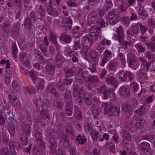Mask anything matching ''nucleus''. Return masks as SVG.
Masks as SVG:
<instances>
[{
  "label": "nucleus",
  "instance_id": "13d9d810",
  "mask_svg": "<svg viewBox=\"0 0 155 155\" xmlns=\"http://www.w3.org/2000/svg\"><path fill=\"white\" fill-rule=\"evenodd\" d=\"M135 47L139 53H143L145 52L146 48L143 47L139 43L136 44Z\"/></svg>",
  "mask_w": 155,
  "mask_h": 155
},
{
  "label": "nucleus",
  "instance_id": "6e6d98bb",
  "mask_svg": "<svg viewBox=\"0 0 155 155\" xmlns=\"http://www.w3.org/2000/svg\"><path fill=\"white\" fill-rule=\"evenodd\" d=\"M146 112L145 107L143 106H141L139 109L135 111V113L141 116L144 115Z\"/></svg>",
  "mask_w": 155,
  "mask_h": 155
},
{
  "label": "nucleus",
  "instance_id": "49530a36",
  "mask_svg": "<svg viewBox=\"0 0 155 155\" xmlns=\"http://www.w3.org/2000/svg\"><path fill=\"white\" fill-rule=\"evenodd\" d=\"M153 101V96L150 95L148 96L146 99L143 101V104L144 105L149 107L150 103Z\"/></svg>",
  "mask_w": 155,
  "mask_h": 155
},
{
  "label": "nucleus",
  "instance_id": "3c124183",
  "mask_svg": "<svg viewBox=\"0 0 155 155\" xmlns=\"http://www.w3.org/2000/svg\"><path fill=\"white\" fill-rule=\"evenodd\" d=\"M128 101L129 105L134 109L139 104L138 101L135 99L130 98Z\"/></svg>",
  "mask_w": 155,
  "mask_h": 155
},
{
  "label": "nucleus",
  "instance_id": "dca6fc26",
  "mask_svg": "<svg viewBox=\"0 0 155 155\" xmlns=\"http://www.w3.org/2000/svg\"><path fill=\"white\" fill-rule=\"evenodd\" d=\"M77 70V67H73L70 68H64L65 77L69 78L73 76Z\"/></svg>",
  "mask_w": 155,
  "mask_h": 155
},
{
  "label": "nucleus",
  "instance_id": "423d86ee",
  "mask_svg": "<svg viewBox=\"0 0 155 155\" xmlns=\"http://www.w3.org/2000/svg\"><path fill=\"white\" fill-rule=\"evenodd\" d=\"M138 149L140 151L142 155H152L153 150L151 149L150 144L147 142H143L140 143L138 147Z\"/></svg>",
  "mask_w": 155,
  "mask_h": 155
},
{
  "label": "nucleus",
  "instance_id": "9d476101",
  "mask_svg": "<svg viewBox=\"0 0 155 155\" xmlns=\"http://www.w3.org/2000/svg\"><path fill=\"white\" fill-rule=\"evenodd\" d=\"M99 81L97 75L88 77L87 79L86 80L85 85L89 89L91 90L94 84H96Z\"/></svg>",
  "mask_w": 155,
  "mask_h": 155
},
{
  "label": "nucleus",
  "instance_id": "1a4fd4ad",
  "mask_svg": "<svg viewBox=\"0 0 155 155\" xmlns=\"http://www.w3.org/2000/svg\"><path fill=\"white\" fill-rule=\"evenodd\" d=\"M103 57L100 63V66L104 67L106 64L113 57V54L112 52L108 49H106L104 52Z\"/></svg>",
  "mask_w": 155,
  "mask_h": 155
},
{
  "label": "nucleus",
  "instance_id": "c85d7f7f",
  "mask_svg": "<svg viewBox=\"0 0 155 155\" xmlns=\"http://www.w3.org/2000/svg\"><path fill=\"white\" fill-rule=\"evenodd\" d=\"M53 104L58 109L62 110L64 106V102L61 99H56L54 101Z\"/></svg>",
  "mask_w": 155,
  "mask_h": 155
},
{
  "label": "nucleus",
  "instance_id": "864d4df0",
  "mask_svg": "<svg viewBox=\"0 0 155 155\" xmlns=\"http://www.w3.org/2000/svg\"><path fill=\"white\" fill-rule=\"evenodd\" d=\"M10 152L11 153H9L8 148H3L1 150V153L2 155H17L15 151Z\"/></svg>",
  "mask_w": 155,
  "mask_h": 155
},
{
  "label": "nucleus",
  "instance_id": "37998d69",
  "mask_svg": "<svg viewBox=\"0 0 155 155\" xmlns=\"http://www.w3.org/2000/svg\"><path fill=\"white\" fill-rule=\"evenodd\" d=\"M113 4L111 0H105V4L103 6V9L105 11H107L111 8Z\"/></svg>",
  "mask_w": 155,
  "mask_h": 155
},
{
  "label": "nucleus",
  "instance_id": "5fc2aeb1",
  "mask_svg": "<svg viewBox=\"0 0 155 155\" xmlns=\"http://www.w3.org/2000/svg\"><path fill=\"white\" fill-rule=\"evenodd\" d=\"M40 115L41 117L44 118L45 117L47 118H49V111L46 109L41 108V110L40 112Z\"/></svg>",
  "mask_w": 155,
  "mask_h": 155
},
{
  "label": "nucleus",
  "instance_id": "bb28decb",
  "mask_svg": "<svg viewBox=\"0 0 155 155\" xmlns=\"http://www.w3.org/2000/svg\"><path fill=\"white\" fill-rule=\"evenodd\" d=\"M64 100L66 104L71 103L72 99L70 91L66 90L64 94Z\"/></svg>",
  "mask_w": 155,
  "mask_h": 155
},
{
  "label": "nucleus",
  "instance_id": "f704fd0d",
  "mask_svg": "<svg viewBox=\"0 0 155 155\" xmlns=\"http://www.w3.org/2000/svg\"><path fill=\"white\" fill-rule=\"evenodd\" d=\"M140 24V22H137V23L132 25L131 26L132 32L134 33V34L137 37V34L140 33L139 28Z\"/></svg>",
  "mask_w": 155,
  "mask_h": 155
},
{
  "label": "nucleus",
  "instance_id": "b1692460",
  "mask_svg": "<svg viewBox=\"0 0 155 155\" xmlns=\"http://www.w3.org/2000/svg\"><path fill=\"white\" fill-rule=\"evenodd\" d=\"M89 55L91 58L97 61L99 60L100 55L94 49H91L89 51Z\"/></svg>",
  "mask_w": 155,
  "mask_h": 155
},
{
  "label": "nucleus",
  "instance_id": "c03bdc74",
  "mask_svg": "<svg viewBox=\"0 0 155 155\" xmlns=\"http://www.w3.org/2000/svg\"><path fill=\"white\" fill-rule=\"evenodd\" d=\"M144 56L145 58H147L148 60L150 61V62L152 63L153 62L155 59L154 54H152L150 51H147L144 53Z\"/></svg>",
  "mask_w": 155,
  "mask_h": 155
},
{
  "label": "nucleus",
  "instance_id": "4be33fe9",
  "mask_svg": "<svg viewBox=\"0 0 155 155\" xmlns=\"http://www.w3.org/2000/svg\"><path fill=\"white\" fill-rule=\"evenodd\" d=\"M93 135L92 137L93 139L94 143L97 144V141L99 142H102L104 141V138H102V135L98 133L97 131L93 132Z\"/></svg>",
  "mask_w": 155,
  "mask_h": 155
},
{
  "label": "nucleus",
  "instance_id": "6e6552de",
  "mask_svg": "<svg viewBox=\"0 0 155 155\" xmlns=\"http://www.w3.org/2000/svg\"><path fill=\"white\" fill-rule=\"evenodd\" d=\"M127 77H128L130 81H133L134 79L133 74L129 71L122 70L118 74V78L121 81H125Z\"/></svg>",
  "mask_w": 155,
  "mask_h": 155
},
{
  "label": "nucleus",
  "instance_id": "58836bf2",
  "mask_svg": "<svg viewBox=\"0 0 155 155\" xmlns=\"http://www.w3.org/2000/svg\"><path fill=\"white\" fill-rule=\"evenodd\" d=\"M76 142L78 143V144L83 145L86 141V138L83 136L79 135L77 136V138L75 139Z\"/></svg>",
  "mask_w": 155,
  "mask_h": 155
},
{
  "label": "nucleus",
  "instance_id": "c9c22d12",
  "mask_svg": "<svg viewBox=\"0 0 155 155\" xmlns=\"http://www.w3.org/2000/svg\"><path fill=\"white\" fill-rule=\"evenodd\" d=\"M120 13V12L119 9H115L111 10L109 12L108 14L110 16L119 18Z\"/></svg>",
  "mask_w": 155,
  "mask_h": 155
},
{
  "label": "nucleus",
  "instance_id": "7ed1b4c3",
  "mask_svg": "<svg viewBox=\"0 0 155 155\" xmlns=\"http://www.w3.org/2000/svg\"><path fill=\"white\" fill-rule=\"evenodd\" d=\"M30 126L26 124L22 123L21 125L22 132L20 136L21 142L23 146L26 144L28 141V138L30 136L31 131Z\"/></svg>",
  "mask_w": 155,
  "mask_h": 155
},
{
  "label": "nucleus",
  "instance_id": "680f3d73",
  "mask_svg": "<svg viewBox=\"0 0 155 155\" xmlns=\"http://www.w3.org/2000/svg\"><path fill=\"white\" fill-rule=\"evenodd\" d=\"M47 46L43 43H41L39 45L40 49L44 56H47Z\"/></svg>",
  "mask_w": 155,
  "mask_h": 155
},
{
  "label": "nucleus",
  "instance_id": "9b49d317",
  "mask_svg": "<svg viewBox=\"0 0 155 155\" xmlns=\"http://www.w3.org/2000/svg\"><path fill=\"white\" fill-rule=\"evenodd\" d=\"M123 140L121 143L124 147H126L129 144V141L131 140V138L129 132L127 130H123L122 132Z\"/></svg>",
  "mask_w": 155,
  "mask_h": 155
},
{
  "label": "nucleus",
  "instance_id": "4468645a",
  "mask_svg": "<svg viewBox=\"0 0 155 155\" xmlns=\"http://www.w3.org/2000/svg\"><path fill=\"white\" fill-rule=\"evenodd\" d=\"M82 29V26H75L71 31V33L74 37L78 38L82 36L84 32V30Z\"/></svg>",
  "mask_w": 155,
  "mask_h": 155
},
{
  "label": "nucleus",
  "instance_id": "412c9836",
  "mask_svg": "<svg viewBox=\"0 0 155 155\" xmlns=\"http://www.w3.org/2000/svg\"><path fill=\"white\" fill-rule=\"evenodd\" d=\"M116 34L114 35V39L117 40L124 38V31L121 25L120 26L116 29Z\"/></svg>",
  "mask_w": 155,
  "mask_h": 155
},
{
  "label": "nucleus",
  "instance_id": "79ce46f5",
  "mask_svg": "<svg viewBox=\"0 0 155 155\" xmlns=\"http://www.w3.org/2000/svg\"><path fill=\"white\" fill-rule=\"evenodd\" d=\"M55 67L50 63L47 64L45 67L46 71L49 74H53L54 72Z\"/></svg>",
  "mask_w": 155,
  "mask_h": 155
},
{
  "label": "nucleus",
  "instance_id": "338daca9",
  "mask_svg": "<svg viewBox=\"0 0 155 155\" xmlns=\"http://www.w3.org/2000/svg\"><path fill=\"white\" fill-rule=\"evenodd\" d=\"M130 85L132 88L133 91L134 93L136 92L139 89L138 84L134 81H133L130 83Z\"/></svg>",
  "mask_w": 155,
  "mask_h": 155
},
{
  "label": "nucleus",
  "instance_id": "aec40b11",
  "mask_svg": "<svg viewBox=\"0 0 155 155\" xmlns=\"http://www.w3.org/2000/svg\"><path fill=\"white\" fill-rule=\"evenodd\" d=\"M9 147L10 152H14L16 149L19 150H21L22 147L19 142H16L14 141H11L9 144Z\"/></svg>",
  "mask_w": 155,
  "mask_h": 155
},
{
  "label": "nucleus",
  "instance_id": "774afa93",
  "mask_svg": "<svg viewBox=\"0 0 155 155\" xmlns=\"http://www.w3.org/2000/svg\"><path fill=\"white\" fill-rule=\"evenodd\" d=\"M32 153L33 155H42L41 151L38 146H35L33 148L32 150Z\"/></svg>",
  "mask_w": 155,
  "mask_h": 155
},
{
  "label": "nucleus",
  "instance_id": "69168bd1",
  "mask_svg": "<svg viewBox=\"0 0 155 155\" xmlns=\"http://www.w3.org/2000/svg\"><path fill=\"white\" fill-rule=\"evenodd\" d=\"M95 48L100 53H102L105 49V47L99 43H97L96 44L95 46Z\"/></svg>",
  "mask_w": 155,
  "mask_h": 155
},
{
  "label": "nucleus",
  "instance_id": "393cba45",
  "mask_svg": "<svg viewBox=\"0 0 155 155\" xmlns=\"http://www.w3.org/2000/svg\"><path fill=\"white\" fill-rule=\"evenodd\" d=\"M60 41H64L66 43H70L71 41V37L65 33H62L59 37Z\"/></svg>",
  "mask_w": 155,
  "mask_h": 155
},
{
  "label": "nucleus",
  "instance_id": "de8ad7c7",
  "mask_svg": "<svg viewBox=\"0 0 155 155\" xmlns=\"http://www.w3.org/2000/svg\"><path fill=\"white\" fill-rule=\"evenodd\" d=\"M144 44L146 46L147 49L150 50L152 52L155 51V43H154L148 42L145 43Z\"/></svg>",
  "mask_w": 155,
  "mask_h": 155
},
{
  "label": "nucleus",
  "instance_id": "20e7f679",
  "mask_svg": "<svg viewBox=\"0 0 155 155\" xmlns=\"http://www.w3.org/2000/svg\"><path fill=\"white\" fill-rule=\"evenodd\" d=\"M102 107L104 108L105 113L111 116H118L120 113V108L119 107L114 106L111 104L107 103H103Z\"/></svg>",
  "mask_w": 155,
  "mask_h": 155
},
{
  "label": "nucleus",
  "instance_id": "ddd939ff",
  "mask_svg": "<svg viewBox=\"0 0 155 155\" xmlns=\"http://www.w3.org/2000/svg\"><path fill=\"white\" fill-rule=\"evenodd\" d=\"M122 108L124 114L127 118L130 117L133 114V110L131 107L126 103L122 105Z\"/></svg>",
  "mask_w": 155,
  "mask_h": 155
},
{
  "label": "nucleus",
  "instance_id": "bf43d9fd",
  "mask_svg": "<svg viewBox=\"0 0 155 155\" xmlns=\"http://www.w3.org/2000/svg\"><path fill=\"white\" fill-rule=\"evenodd\" d=\"M7 129L10 134L11 136H13L15 134V131L14 124H12L8 125Z\"/></svg>",
  "mask_w": 155,
  "mask_h": 155
},
{
  "label": "nucleus",
  "instance_id": "f3484780",
  "mask_svg": "<svg viewBox=\"0 0 155 155\" xmlns=\"http://www.w3.org/2000/svg\"><path fill=\"white\" fill-rule=\"evenodd\" d=\"M72 24V21L69 17L64 18H62L61 26L65 29H71Z\"/></svg>",
  "mask_w": 155,
  "mask_h": 155
},
{
  "label": "nucleus",
  "instance_id": "f257e3e1",
  "mask_svg": "<svg viewBox=\"0 0 155 155\" xmlns=\"http://www.w3.org/2000/svg\"><path fill=\"white\" fill-rule=\"evenodd\" d=\"M90 34L83 37L81 39L82 45L84 49L87 50L92 46L94 41L97 40L99 37H101V30L97 26L91 27L90 30Z\"/></svg>",
  "mask_w": 155,
  "mask_h": 155
},
{
  "label": "nucleus",
  "instance_id": "603ef678",
  "mask_svg": "<svg viewBox=\"0 0 155 155\" xmlns=\"http://www.w3.org/2000/svg\"><path fill=\"white\" fill-rule=\"evenodd\" d=\"M135 127L137 129L142 128L143 127V121L142 118L136 119Z\"/></svg>",
  "mask_w": 155,
  "mask_h": 155
},
{
  "label": "nucleus",
  "instance_id": "09e8293b",
  "mask_svg": "<svg viewBox=\"0 0 155 155\" xmlns=\"http://www.w3.org/2000/svg\"><path fill=\"white\" fill-rule=\"evenodd\" d=\"M90 110L92 113L95 114V115H98L101 112V109L99 108H97L96 106L93 104L91 107Z\"/></svg>",
  "mask_w": 155,
  "mask_h": 155
},
{
  "label": "nucleus",
  "instance_id": "72a5a7b5",
  "mask_svg": "<svg viewBox=\"0 0 155 155\" xmlns=\"http://www.w3.org/2000/svg\"><path fill=\"white\" fill-rule=\"evenodd\" d=\"M0 26L6 34H8L9 32L10 25L8 20H6L4 23L0 24Z\"/></svg>",
  "mask_w": 155,
  "mask_h": 155
},
{
  "label": "nucleus",
  "instance_id": "e433bc0d",
  "mask_svg": "<svg viewBox=\"0 0 155 155\" xmlns=\"http://www.w3.org/2000/svg\"><path fill=\"white\" fill-rule=\"evenodd\" d=\"M47 12L48 14L53 17L57 16L58 14L57 9L51 6H49L47 9Z\"/></svg>",
  "mask_w": 155,
  "mask_h": 155
},
{
  "label": "nucleus",
  "instance_id": "f03ea898",
  "mask_svg": "<svg viewBox=\"0 0 155 155\" xmlns=\"http://www.w3.org/2000/svg\"><path fill=\"white\" fill-rule=\"evenodd\" d=\"M87 19L88 21L90 23L96 22L102 28H105L106 26V24L103 18L101 17L97 18V13L95 10H94L88 15Z\"/></svg>",
  "mask_w": 155,
  "mask_h": 155
},
{
  "label": "nucleus",
  "instance_id": "4c0bfd02",
  "mask_svg": "<svg viewBox=\"0 0 155 155\" xmlns=\"http://www.w3.org/2000/svg\"><path fill=\"white\" fill-rule=\"evenodd\" d=\"M105 145L109 151L114 154L115 153V145L112 142H107L106 143Z\"/></svg>",
  "mask_w": 155,
  "mask_h": 155
},
{
  "label": "nucleus",
  "instance_id": "39448f33",
  "mask_svg": "<svg viewBox=\"0 0 155 155\" xmlns=\"http://www.w3.org/2000/svg\"><path fill=\"white\" fill-rule=\"evenodd\" d=\"M84 92V89L82 87L81 85L78 84H74L73 85V94L75 100L78 101V102L80 104L82 103L83 99L80 93Z\"/></svg>",
  "mask_w": 155,
  "mask_h": 155
},
{
  "label": "nucleus",
  "instance_id": "0e129e2a",
  "mask_svg": "<svg viewBox=\"0 0 155 155\" xmlns=\"http://www.w3.org/2000/svg\"><path fill=\"white\" fill-rule=\"evenodd\" d=\"M75 78L79 84L82 83L84 81V77L83 75L77 74L75 76Z\"/></svg>",
  "mask_w": 155,
  "mask_h": 155
},
{
  "label": "nucleus",
  "instance_id": "052dcab7",
  "mask_svg": "<svg viewBox=\"0 0 155 155\" xmlns=\"http://www.w3.org/2000/svg\"><path fill=\"white\" fill-rule=\"evenodd\" d=\"M117 40L120 45H122L124 47L125 49H127V46L130 44V42H127L126 41H124V38H122L121 39H118Z\"/></svg>",
  "mask_w": 155,
  "mask_h": 155
},
{
  "label": "nucleus",
  "instance_id": "4d7b16f0",
  "mask_svg": "<svg viewBox=\"0 0 155 155\" xmlns=\"http://www.w3.org/2000/svg\"><path fill=\"white\" fill-rule=\"evenodd\" d=\"M87 155H100L101 150L99 148H94L91 152L86 151Z\"/></svg>",
  "mask_w": 155,
  "mask_h": 155
},
{
  "label": "nucleus",
  "instance_id": "473e14b6",
  "mask_svg": "<svg viewBox=\"0 0 155 155\" xmlns=\"http://www.w3.org/2000/svg\"><path fill=\"white\" fill-rule=\"evenodd\" d=\"M8 93L10 102L11 104L15 102L17 99V97L15 95L14 92L11 89H9L8 91Z\"/></svg>",
  "mask_w": 155,
  "mask_h": 155
},
{
  "label": "nucleus",
  "instance_id": "7c9ffc66",
  "mask_svg": "<svg viewBox=\"0 0 155 155\" xmlns=\"http://www.w3.org/2000/svg\"><path fill=\"white\" fill-rule=\"evenodd\" d=\"M67 53L69 56L72 57L71 60L73 62L76 63L78 61V57L79 54L77 52L74 51H68Z\"/></svg>",
  "mask_w": 155,
  "mask_h": 155
},
{
  "label": "nucleus",
  "instance_id": "ea45409f",
  "mask_svg": "<svg viewBox=\"0 0 155 155\" xmlns=\"http://www.w3.org/2000/svg\"><path fill=\"white\" fill-rule=\"evenodd\" d=\"M98 38H99L100 40V42L99 43H100L103 46L105 45L109 46L111 45V41L110 40L107 39L105 38L102 37L101 36V38L99 37Z\"/></svg>",
  "mask_w": 155,
  "mask_h": 155
},
{
  "label": "nucleus",
  "instance_id": "0eeeda50",
  "mask_svg": "<svg viewBox=\"0 0 155 155\" xmlns=\"http://www.w3.org/2000/svg\"><path fill=\"white\" fill-rule=\"evenodd\" d=\"M118 92L121 98L124 100L130 97L132 95L130 92V89L127 85L121 86Z\"/></svg>",
  "mask_w": 155,
  "mask_h": 155
},
{
  "label": "nucleus",
  "instance_id": "a878e982",
  "mask_svg": "<svg viewBox=\"0 0 155 155\" xmlns=\"http://www.w3.org/2000/svg\"><path fill=\"white\" fill-rule=\"evenodd\" d=\"M105 81L108 85H116L117 80L116 78L113 76L109 75H107L105 78Z\"/></svg>",
  "mask_w": 155,
  "mask_h": 155
},
{
  "label": "nucleus",
  "instance_id": "8fccbe9b",
  "mask_svg": "<svg viewBox=\"0 0 155 155\" xmlns=\"http://www.w3.org/2000/svg\"><path fill=\"white\" fill-rule=\"evenodd\" d=\"M49 39L52 44L57 41L56 35L53 31L51 30L50 31Z\"/></svg>",
  "mask_w": 155,
  "mask_h": 155
},
{
  "label": "nucleus",
  "instance_id": "a211bd4d",
  "mask_svg": "<svg viewBox=\"0 0 155 155\" xmlns=\"http://www.w3.org/2000/svg\"><path fill=\"white\" fill-rule=\"evenodd\" d=\"M118 64V62L115 60H113L110 61L108 63L106 68L108 71H115L117 69V67Z\"/></svg>",
  "mask_w": 155,
  "mask_h": 155
},
{
  "label": "nucleus",
  "instance_id": "e2e57ef3",
  "mask_svg": "<svg viewBox=\"0 0 155 155\" xmlns=\"http://www.w3.org/2000/svg\"><path fill=\"white\" fill-rule=\"evenodd\" d=\"M31 19L29 18H27L24 21V26L29 30L31 29Z\"/></svg>",
  "mask_w": 155,
  "mask_h": 155
},
{
  "label": "nucleus",
  "instance_id": "c756f323",
  "mask_svg": "<svg viewBox=\"0 0 155 155\" xmlns=\"http://www.w3.org/2000/svg\"><path fill=\"white\" fill-rule=\"evenodd\" d=\"M42 133L41 130L40 128L37 129L35 131V136L37 142H40L43 140Z\"/></svg>",
  "mask_w": 155,
  "mask_h": 155
},
{
  "label": "nucleus",
  "instance_id": "a19ab883",
  "mask_svg": "<svg viewBox=\"0 0 155 155\" xmlns=\"http://www.w3.org/2000/svg\"><path fill=\"white\" fill-rule=\"evenodd\" d=\"M12 53L13 55L15 58L16 59L17 58V53L18 49L16 45L15 42H13L11 46Z\"/></svg>",
  "mask_w": 155,
  "mask_h": 155
},
{
  "label": "nucleus",
  "instance_id": "a18cd8bd",
  "mask_svg": "<svg viewBox=\"0 0 155 155\" xmlns=\"http://www.w3.org/2000/svg\"><path fill=\"white\" fill-rule=\"evenodd\" d=\"M20 25V23L18 22L12 25L13 27L12 29L11 32L13 34L17 35L18 33Z\"/></svg>",
  "mask_w": 155,
  "mask_h": 155
},
{
  "label": "nucleus",
  "instance_id": "cd10ccee",
  "mask_svg": "<svg viewBox=\"0 0 155 155\" xmlns=\"http://www.w3.org/2000/svg\"><path fill=\"white\" fill-rule=\"evenodd\" d=\"M74 116L77 120H80L82 117L81 111L77 106H75L74 107Z\"/></svg>",
  "mask_w": 155,
  "mask_h": 155
},
{
  "label": "nucleus",
  "instance_id": "f8f14e48",
  "mask_svg": "<svg viewBox=\"0 0 155 155\" xmlns=\"http://www.w3.org/2000/svg\"><path fill=\"white\" fill-rule=\"evenodd\" d=\"M65 58L61 54L60 52H58L57 54L54 59L55 65L58 68L62 67L63 64L65 61Z\"/></svg>",
  "mask_w": 155,
  "mask_h": 155
},
{
  "label": "nucleus",
  "instance_id": "5701e85b",
  "mask_svg": "<svg viewBox=\"0 0 155 155\" xmlns=\"http://www.w3.org/2000/svg\"><path fill=\"white\" fill-rule=\"evenodd\" d=\"M48 146L51 153H54L55 152L57 144L54 140L52 139H49V142L48 144Z\"/></svg>",
  "mask_w": 155,
  "mask_h": 155
},
{
  "label": "nucleus",
  "instance_id": "2f4dec72",
  "mask_svg": "<svg viewBox=\"0 0 155 155\" xmlns=\"http://www.w3.org/2000/svg\"><path fill=\"white\" fill-rule=\"evenodd\" d=\"M65 112L68 116L72 115L73 110L72 103L66 104L64 107Z\"/></svg>",
  "mask_w": 155,
  "mask_h": 155
},
{
  "label": "nucleus",
  "instance_id": "2eb2a0df",
  "mask_svg": "<svg viewBox=\"0 0 155 155\" xmlns=\"http://www.w3.org/2000/svg\"><path fill=\"white\" fill-rule=\"evenodd\" d=\"M139 59L141 62V66L143 68V70L149 71V68L151 64V62L147 61L145 59L144 57H139Z\"/></svg>",
  "mask_w": 155,
  "mask_h": 155
},
{
  "label": "nucleus",
  "instance_id": "6ab92c4d",
  "mask_svg": "<svg viewBox=\"0 0 155 155\" xmlns=\"http://www.w3.org/2000/svg\"><path fill=\"white\" fill-rule=\"evenodd\" d=\"M48 91L53 95L56 99H57L60 97V95L55 88L53 84L49 85L48 87Z\"/></svg>",
  "mask_w": 155,
  "mask_h": 155
}]
</instances>
